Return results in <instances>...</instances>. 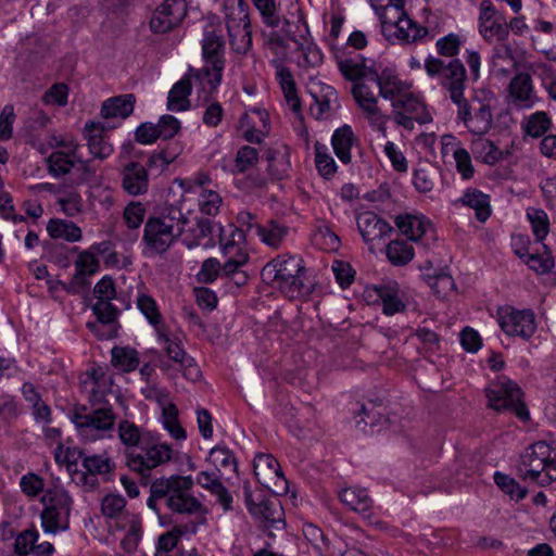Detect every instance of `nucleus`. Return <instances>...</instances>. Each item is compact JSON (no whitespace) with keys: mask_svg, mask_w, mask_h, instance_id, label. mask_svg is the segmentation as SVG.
<instances>
[{"mask_svg":"<svg viewBox=\"0 0 556 556\" xmlns=\"http://www.w3.org/2000/svg\"><path fill=\"white\" fill-rule=\"evenodd\" d=\"M369 74L365 76V79L361 83H356L353 86L352 92L355 101L363 110L366 118L370 125L376 128L383 137H387V123L389 116L384 115L377 105V96L371 90V86H375L372 81L368 80Z\"/></svg>","mask_w":556,"mask_h":556,"instance_id":"14","label":"nucleus"},{"mask_svg":"<svg viewBox=\"0 0 556 556\" xmlns=\"http://www.w3.org/2000/svg\"><path fill=\"white\" fill-rule=\"evenodd\" d=\"M391 118L406 130L412 131L415 123L420 125L430 123L432 116L426 105L412 93L401 94L392 102Z\"/></svg>","mask_w":556,"mask_h":556,"instance_id":"13","label":"nucleus"},{"mask_svg":"<svg viewBox=\"0 0 556 556\" xmlns=\"http://www.w3.org/2000/svg\"><path fill=\"white\" fill-rule=\"evenodd\" d=\"M184 215L179 207L168 205L150 216L144 226L146 243H173L182 231Z\"/></svg>","mask_w":556,"mask_h":556,"instance_id":"10","label":"nucleus"},{"mask_svg":"<svg viewBox=\"0 0 556 556\" xmlns=\"http://www.w3.org/2000/svg\"><path fill=\"white\" fill-rule=\"evenodd\" d=\"M59 149L54 150L47 159L49 174L54 178L63 177L76 169L83 180H90L97 173V167L91 160L83 159L80 146L73 141L60 142Z\"/></svg>","mask_w":556,"mask_h":556,"instance_id":"6","label":"nucleus"},{"mask_svg":"<svg viewBox=\"0 0 556 556\" xmlns=\"http://www.w3.org/2000/svg\"><path fill=\"white\" fill-rule=\"evenodd\" d=\"M222 204L220 195L213 190H203L199 197L200 211L208 216L216 215Z\"/></svg>","mask_w":556,"mask_h":556,"instance_id":"64","label":"nucleus"},{"mask_svg":"<svg viewBox=\"0 0 556 556\" xmlns=\"http://www.w3.org/2000/svg\"><path fill=\"white\" fill-rule=\"evenodd\" d=\"M508 93L513 104L518 109H531L538 102L532 78L528 73H517L510 80Z\"/></svg>","mask_w":556,"mask_h":556,"instance_id":"28","label":"nucleus"},{"mask_svg":"<svg viewBox=\"0 0 556 556\" xmlns=\"http://www.w3.org/2000/svg\"><path fill=\"white\" fill-rule=\"evenodd\" d=\"M71 420L81 435L89 437L92 431L112 430L115 425V415L111 407H100L89 413L86 407H80L74 409Z\"/></svg>","mask_w":556,"mask_h":556,"instance_id":"18","label":"nucleus"},{"mask_svg":"<svg viewBox=\"0 0 556 556\" xmlns=\"http://www.w3.org/2000/svg\"><path fill=\"white\" fill-rule=\"evenodd\" d=\"M125 457L128 468L137 472L147 485L151 471L170 462L173 448L169 444L162 442L159 437L151 434L148 439H143L141 445L126 451Z\"/></svg>","mask_w":556,"mask_h":556,"instance_id":"5","label":"nucleus"},{"mask_svg":"<svg viewBox=\"0 0 556 556\" xmlns=\"http://www.w3.org/2000/svg\"><path fill=\"white\" fill-rule=\"evenodd\" d=\"M470 150L477 160L493 165L502 160V151L489 139L479 135L471 141Z\"/></svg>","mask_w":556,"mask_h":556,"instance_id":"41","label":"nucleus"},{"mask_svg":"<svg viewBox=\"0 0 556 556\" xmlns=\"http://www.w3.org/2000/svg\"><path fill=\"white\" fill-rule=\"evenodd\" d=\"M41 503L43 510L41 513V526L47 533H58L66 530L70 526V514L73 500L68 492L63 488H52L45 490Z\"/></svg>","mask_w":556,"mask_h":556,"instance_id":"8","label":"nucleus"},{"mask_svg":"<svg viewBox=\"0 0 556 556\" xmlns=\"http://www.w3.org/2000/svg\"><path fill=\"white\" fill-rule=\"evenodd\" d=\"M302 55L299 59V66L302 68H314L324 61L320 49L313 42L305 41L299 46Z\"/></svg>","mask_w":556,"mask_h":556,"instance_id":"55","label":"nucleus"},{"mask_svg":"<svg viewBox=\"0 0 556 556\" xmlns=\"http://www.w3.org/2000/svg\"><path fill=\"white\" fill-rule=\"evenodd\" d=\"M268 162V170L276 179L286 177L291 168L290 151L285 144L270 148L265 153Z\"/></svg>","mask_w":556,"mask_h":556,"instance_id":"38","label":"nucleus"},{"mask_svg":"<svg viewBox=\"0 0 556 556\" xmlns=\"http://www.w3.org/2000/svg\"><path fill=\"white\" fill-rule=\"evenodd\" d=\"M275 281L279 291L290 300L306 299L314 291V283L307 278L306 273L275 279Z\"/></svg>","mask_w":556,"mask_h":556,"instance_id":"32","label":"nucleus"},{"mask_svg":"<svg viewBox=\"0 0 556 556\" xmlns=\"http://www.w3.org/2000/svg\"><path fill=\"white\" fill-rule=\"evenodd\" d=\"M265 273H274L275 280L285 277H291V275L307 273V269L304 265V261L299 255H281L270 261L263 268V275Z\"/></svg>","mask_w":556,"mask_h":556,"instance_id":"33","label":"nucleus"},{"mask_svg":"<svg viewBox=\"0 0 556 556\" xmlns=\"http://www.w3.org/2000/svg\"><path fill=\"white\" fill-rule=\"evenodd\" d=\"M478 28L482 38L489 43L506 41L509 36L504 16L496 10L491 0H482L480 3Z\"/></svg>","mask_w":556,"mask_h":556,"instance_id":"16","label":"nucleus"},{"mask_svg":"<svg viewBox=\"0 0 556 556\" xmlns=\"http://www.w3.org/2000/svg\"><path fill=\"white\" fill-rule=\"evenodd\" d=\"M307 92L313 99L309 105L311 115L317 121L329 119L337 113L339 98L336 89L317 79L307 83Z\"/></svg>","mask_w":556,"mask_h":556,"instance_id":"15","label":"nucleus"},{"mask_svg":"<svg viewBox=\"0 0 556 556\" xmlns=\"http://www.w3.org/2000/svg\"><path fill=\"white\" fill-rule=\"evenodd\" d=\"M194 480L191 476H170L155 479L150 485L147 506L153 510L161 526L173 523L170 515L162 514V507L178 515H203L206 513L203 503L192 494Z\"/></svg>","mask_w":556,"mask_h":556,"instance_id":"1","label":"nucleus"},{"mask_svg":"<svg viewBox=\"0 0 556 556\" xmlns=\"http://www.w3.org/2000/svg\"><path fill=\"white\" fill-rule=\"evenodd\" d=\"M339 70L341 74L351 81H355L357 79H365V76L372 72L367 68L365 65L355 62L351 59L341 60L338 62Z\"/></svg>","mask_w":556,"mask_h":556,"instance_id":"60","label":"nucleus"},{"mask_svg":"<svg viewBox=\"0 0 556 556\" xmlns=\"http://www.w3.org/2000/svg\"><path fill=\"white\" fill-rule=\"evenodd\" d=\"M517 476L525 482L545 486L556 480V445L538 441L525 448L516 465Z\"/></svg>","mask_w":556,"mask_h":556,"instance_id":"2","label":"nucleus"},{"mask_svg":"<svg viewBox=\"0 0 556 556\" xmlns=\"http://www.w3.org/2000/svg\"><path fill=\"white\" fill-rule=\"evenodd\" d=\"M522 391L517 383L503 377L486 390L489 405L497 412L509 410L520 420L530 418L529 410L522 401Z\"/></svg>","mask_w":556,"mask_h":556,"instance_id":"12","label":"nucleus"},{"mask_svg":"<svg viewBox=\"0 0 556 556\" xmlns=\"http://www.w3.org/2000/svg\"><path fill=\"white\" fill-rule=\"evenodd\" d=\"M357 227L365 242L381 240L392 231L389 223L372 212H363L357 216Z\"/></svg>","mask_w":556,"mask_h":556,"instance_id":"30","label":"nucleus"},{"mask_svg":"<svg viewBox=\"0 0 556 556\" xmlns=\"http://www.w3.org/2000/svg\"><path fill=\"white\" fill-rule=\"evenodd\" d=\"M224 11L231 48L237 53H245L252 43L247 2L224 0Z\"/></svg>","mask_w":556,"mask_h":556,"instance_id":"11","label":"nucleus"},{"mask_svg":"<svg viewBox=\"0 0 556 556\" xmlns=\"http://www.w3.org/2000/svg\"><path fill=\"white\" fill-rule=\"evenodd\" d=\"M85 471L88 476L96 478L97 475H105L113 470L114 464L104 455H87L84 457Z\"/></svg>","mask_w":556,"mask_h":556,"instance_id":"53","label":"nucleus"},{"mask_svg":"<svg viewBox=\"0 0 556 556\" xmlns=\"http://www.w3.org/2000/svg\"><path fill=\"white\" fill-rule=\"evenodd\" d=\"M76 273L70 282H61L63 290L70 294H79L90 286V276L99 269V262L93 254L84 251L75 260Z\"/></svg>","mask_w":556,"mask_h":556,"instance_id":"25","label":"nucleus"},{"mask_svg":"<svg viewBox=\"0 0 556 556\" xmlns=\"http://www.w3.org/2000/svg\"><path fill=\"white\" fill-rule=\"evenodd\" d=\"M103 298H97V302L92 305V312L98 320L102 324H113L118 315V309L111 302Z\"/></svg>","mask_w":556,"mask_h":556,"instance_id":"57","label":"nucleus"},{"mask_svg":"<svg viewBox=\"0 0 556 556\" xmlns=\"http://www.w3.org/2000/svg\"><path fill=\"white\" fill-rule=\"evenodd\" d=\"M386 255L394 266H403L414 257L413 245H386Z\"/></svg>","mask_w":556,"mask_h":556,"instance_id":"59","label":"nucleus"},{"mask_svg":"<svg viewBox=\"0 0 556 556\" xmlns=\"http://www.w3.org/2000/svg\"><path fill=\"white\" fill-rule=\"evenodd\" d=\"M224 48L225 41L222 34L217 33L213 25H207L202 40L205 65L195 73V80L199 81L201 91L204 93V102L208 101L220 85L225 67Z\"/></svg>","mask_w":556,"mask_h":556,"instance_id":"3","label":"nucleus"},{"mask_svg":"<svg viewBox=\"0 0 556 556\" xmlns=\"http://www.w3.org/2000/svg\"><path fill=\"white\" fill-rule=\"evenodd\" d=\"M457 117L475 135L485 134L493 122L489 104L478 102V106H472L467 100L457 105Z\"/></svg>","mask_w":556,"mask_h":556,"instance_id":"21","label":"nucleus"},{"mask_svg":"<svg viewBox=\"0 0 556 556\" xmlns=\"http://www.w3.org/2000/svg\"><path fill=\"white\" fill-rule=\"evenodd\" d=\"M331 269L337 282L343 289L349 288L354 281L355 270L348 262L334 260L331 264Z\"/></svg>","mask_w":556,"mask_h":556,"instance_id":"61","label":"nucleus"},{"mask_svg":"<svg viewBox=\"0 0 556 556\" xmlns=\"http://www.w3.org/2000/svg\"><path fill=\"white\" fill-rule=\"evenodd\" d=\"M112 365L122 371L129 372L138 368V352L129 346H114L111 351Z\"/></svg>","mask_w":556,"mask_h":556,"instance_id":"45","label":"nucleus"},{"mask_svg":"<svg viewBox=\"0 0 556 556\" xmlns=\"http://www.w3.org/2000/svg\"><path fill=\"white\" fill-rule=\"evenodd\" d=\"M357 142L358 139L350 125L339 127L331 137L333 151L343 164L351 163V150Z\"/></svg>","mask_w":556,"mask_h":556,"instance_id":"35","label":"nucleus"},{"mask_svg":"<svg viewBox=\"0 0 556 556\" xmlns=\"http://www.w3.org/2000/svg\"><path fill=\"white\" fill-rule=\"evenodd\" d=\"M543 247V253L531 251L530 245H518L515 254L525 261L530 269L538 274H545L551 270L554 265V260L551 252L547 251V245Z\"/></svg>","mask_w":556,"mask_h":556,"instance_id":"36","label":"nucleus"},{"mask_svg":"<svg viewBox=\"0 0 556 556\" xmlns=\"http://www.w3.org/2000/svg\"><path fill=\"white\" fill-rule=\"evenodd\" d=\"M394 224L400 233L410 241L438 240L432 222L422 214H400L394 218Z\"/></svg>","mask_w":556,"mask_h":556,"instance_id":"20","label":"nucleus"},{"mask_svg":"<svg viewBox=\"0 0 556 556\" xmlns=\"http://www.w3.org/2000/svg\"><path fill=\"white\" fill-rule=\"evenodd\" d=\"M161 420L163 427L168 431L175 440H185L187 438L185 429L178 419V408L175 404L169 403L162 408Z\"/></svg>","mask_w":556,"mask_h":556,"instance_id":"46","label":"nucleus"},{"mask_svg":"<svg viewBox=\"0 0 556 556\" xmlns=\"http://www.w3.org/2000/svg\"><path fill=\"white\" fill-rule=\"evenodd\" d=\"M464 204L476 211V217L480 222H485L490 214L489 197L478 190H468L463 197Z\"/></svg>","mask_w":556,"mask_h":556,"instance_id":"49","label":"nucleus"},{"mask_svg":"<svg viewBox=\"0 0 556 556\" xmlns=\"http://www.w3.org/2000/svg\"><path fill=\"white\" fill-rule=\"evenodd\" d=\"M197 526L190 525L176 526L170 531L159 536L156 552L170 553L177 545L179 538L188 532L195 533Z\"/></svg>","mask_w":556,"mask_h":556,"instance_id":"48","label":"nucleus"},{"mask_svg":"<svg viewBox=\"0 0 556 556\" xmlns=\"http://www.w3.org/2000/svg\"><path fill=\"white\" fill-rule=\"evenodd\" d=\"M135 102L136 98L131 93L110 98L102 104L101 116L103 118L121 117L124 119L132 113Z\"/></svg>","mask_w":556,"mask_h":556,"instance_id":"39","label":"nucleus"},{"mask_svg":"<svg viewBox=\"0 0 556 556\" xmlns=\"http://www.w3.org/2000/svg\"><path fill=\"white\" fill-rule=\"evenodd\" d=\"M370 3L381 21L383 31L395 29L394 35L403 42H417L428 35V28L417 25L406 14L405 0H370Z\"/></svg>","mask_w":556,"mask_h":556,"instance_id":"4","label":"nucleus"},{"mask_svg":"<svg viewBox=\"0 0 556 556\" xmlns=\"http://www.w3.org/2000/svg\"><path fill=\"white\" fill-rule=\"evenodd\" d=\"M151 434V432L142 431V429L132 421L122 420L118 424V438L122 444L126 446V451L141 445L143 439H148Z\"/></svg>","mask_w":556,"mask_h":556,"instance_id":"43","label":"nucleus"},{"mask_svg":"<svg viewBox=\"0 0 556 556\" xmlns=\"http://www.w3.org/2000/svg\"><path fill=\"white\" fill-rule=\"evenodd\" d=\"M254 475L257 481L267 489H271L266 480H262L261 476L265 479H275L274 491L277 494L286 493L288 491V480L286 479L278 460L270 454H258L254 458Z\"/></svg>","mask_w":556,"mask_h":556,"instance_id":"23","label":"nucleus"},{"mask_svg":"<svg viewBox=\"0 0 556 556\" xmlns=\"http://www.w3.org/2000/svg\"><path fill=\"white\" fill-rule=\"evenodd\" d=\"M187 14L186 0H164L153 12L150 28L154 34H165L177 27Z\"/></svg>","mask_w":556,"mask_h":556,"instance_id":"19","label":"nucleus"},{"mask_svg":"<svg viewBox=\"0 0 556 556\" xmlns=\"http://www.w3.org/2000/svg\"><path fill=\"white\" fill-rule=\"evenodd\" d=\"M527 216L531 224L533 235L535 236V240L538 242H542L543 240H545L549 230V222L547 214L543 210L529 208L527 212Z\"/></svg>","mask_w":556,"mask_h":556,"instance_id":"54","label":"nucleus"},{"mask_svg":"<svg viewBox=\"0 0 556 556\" xmlns=\"http://www.w3.org/2000/svg\"><path fill=\"white\" fill-rule=\"evenodd\" d=\"M368 80L372 81L375 87L378 88L381 97L391 100V102L401 94H405L403 92L404 84L390 70H384L381 74L376 71L369 72Z\"/></svg>","mask_w":556,"mask_h":556,"instance_id":"34","label":"nucleus"},{"mask_svg":"<svg viewBox=\"0 0 556 556\" xmlns=\"http://www.w3.org/2000/svg\"><path fill=\"white\" fill-rule=\"evenodd\" d=\"M156 333L159 342L164 344L167 356L176 363L185 364L190 356L187 355L180 342L177 339H172L166 333V328L159 330Z\"/></svg>","mask_w":556,"mask_h":556,"instance_id":"51","label":"nucleus"},{"mask_svg":"<svg viewBox=\"0 0 556 556\" xmlns=\"http://www.w3.org/2000/svg\"><path fill=\"white\" fill-rule=\"evenodd\" d=\"M494 481L504 493L510 496L511 500L520 501L527 495V490L508 475L496 471L494 473Z\"/></svg>","mask_w":556,"mask_h":556,"instance_id":"56","label":"nucleus"},{"mask_svg":"<svg viewBox=\"0 0 556 556\" xmlns=\"http://www.w3.org/2000/svg\"><path fill=\"white\" fill-rule=\"evenodd\" d=\"M62 446L60 445L55 452V460L64 462L67 467L72 480L77 484L92 490L98 485V479L88 476L83 470L78 469V462L81 460L84 465V457H87L86 452L78 446H70L64 451L63 459H61Z\"/></svg>","mask_w":556,"mask_h":556,"instance_id":"27","label":"nucleus"},{"mask_svg":"<svg viewBox=\"0 0 556 556\" xmlns=\"http://www.w3.org/2000/svg\"><path fill=\"white\" fill-rule=\"evenodd\" d=\"M38 531L36 529H27L17 535L14 542V551L21 556L33 553L35 543L38 540Z\"/></svg>","mask_w":556,"mask_h":556,"instance_id":"62","label":"nucleus"},{"mask_svg":"<svg viewBox=\"0 0 556 556\" xmlns=\"http://www.w3.org/2000/svg\"><path fill=\"white\" fill-rule=\"evenodd\" d=\"M197 70L189 68L188 73L177 81L170 89L167 98V109L170 111H185L189 108L188 97L191 92L192 86H201L195 80Z\"/></svg>","mask_w":556,"mask_h":556,"instance_id":"29","label":"nucleus"},{"mask_svg":"<svg viewBox=\"0 0 556 556\" xmlns=\"http://www.w3.org/2000/svg\"><path fill=\"white\" fill-rule=\"evenodd\" d=\"M435 170L430 166L414 170L413 184L419 192H429L434 187Z\"/></svg>","mask_w":556,"mask_h":556,"instance_id":"63","label":"nucleus"},{"mask_svg":"<svg viewBox=\"0 0 556 556\" xmlns=\"http://www.w3.org/2000/svg\"><path fill=\"white\" fill-rule=\"evenodd\" d=\"M340 501L350 509L366 513L372 506V500L364 488H345L339 493Z\"/></svg>","mask_w":556,"mask_h":556,"instance_id":"40","label":"nucleus"},{"mask_svg":"<svg viewBox=\"0 0 556 556\" xmlns=\"http://www.w3.org/2000/svg\"><path fill=\"white\" fill-rule=\"evenodd\" d=\"M498 324L506 334L523 340H529L536 330L535 315L529 308L506 307L498 312Z\"/></svg>","mask_w":556,"mask_h":556,"instance_id":"17","label":"nucleus"},{"mask_svg":"<svg viewBox=\"0 0 556 556\" xmlns=\"http://www.w3.org/2000/svg\"><path fill=\"white\" fill-rule=\"evenodd\" d=\"M126 507V500L119 494H108L102 498L101 511L108 518H117Z\"/></svg>","mask_w":556,"mask_h":556,"instance_id":"58","label":"nucleus"},{"mask_svg":"<svg viewBox=\"0 0 556 556\" xmlns=\"http://www.w3.org/2000/svg\"><path fill=\"white\" fill-rule=\"evenodd\" d=\"M275 281L279 291L290 300L306 299L314 291V283L307 278L306 273L275 279Z\"/></svg>","mask_w":556,"mask_h":556,"instance_id":"31","label":"nucleus"},{"mask_svg":"<svg viewBox=\"0 0 556 556\" xmlns=\"http://www.w3.org/2000/svg\"><path fill=\"white\" fill-rule=\"evenodd\" d=\"M50 237L54 240L75 242L81 239V230L72 220L51 219L47 226Z\"/></svg>","mask_w":556,"mask_h":556,"instance_id":"42","label":"nucleus"},{"mask_svg":"<svg viewBox=\"0 0 556 556\" xmlns=\"http://www.w3.org/2000/svg\"><path fill=\"white\" fill-rule=\"evenodd\" d=\"M248 231L249 233H255L263 243H270L273 241L283 240L289 228L275 222H270L268 229H265L262 226H250Z\"/></svg>","mask_w":556,"mask_h":556,"instance_id":"52","label":"nucleus"},{"mask_svg":"<svg viewBox=\"0 0 556 556\" xmlns=\"http://www.w3.org/2000/svg\"><path fill=\"white\" fill-rule=\"evenodd\" d=\"M106 126L102 122H88L85 124L84 137L87 140L89 153L92 155L90 159L104 161L112 155L114 148L108 136L103 132Z\"/></svg>","mask_w":556,"mask_h":556,"instance_id":"26","label":"nucleus"},{"mask_svg":"<svg viewBox=\"0 0 556 556\" xmlns=\"http://www.w3.org/2000/svg\"><path fill=\"white\" fill-rule=\"evenodd\" d=\"M366 299L376 298L381 301L382 313L392 316L405 311L406 305L403 301V292L396 281H389L380 285H374L366 288Z\"/></svg>","mask_w":556,"mask_h":556,"instance_id":"22","label":"nucleus"},{"mask_svg":"<svg viewBox=\"0 0 556 556\" xmlns=\"http://www.w3.org/2000/svg\"><path fill=\"white\" fill-rule=\"evenodd\" d=\"M122 189L129 195L138 197L149 190L148 168L139 162L129 161L118 169Z\"/></svg>","mask_w":556,"mask_h":556,"instance_id":"24","label":"nucleus"},{"mask_svg":"<svg viewBox=\"0 0 556 556\" xmlns=\"http://www.w3.org/2000/svg\"><path fill=\"white\" fill-rule=\"evenodd\" d=\"M136 305L141 314L147 318L148 323L153 326L155 331L166 328L163 323V316L160 313L156 301L146 293L137 296Z\"/></svg>","mask_w":556,"mask_h":556,"instance_id":"44","label":"nucleus"},{"mask_svg":"<svg viewBox=\"0 0 556 556\" xmlns=\"http://www.w3.org/2000/svg\"><path fill=\"white\" fill-rule=\"evenodd\" d=\"M552 126V119L544 111H538L528 116L522 128L527 136L532 138L542 137Z\"/></svg>","mask_w":556,"mask_h":556,"instance_id":"47","label":"nucleus"},{"mask_svg":"<svg viewBox=\"0 0 556 556\" xmlns=\"http://www.w3.org/2000/svg\"><path fill=\"white\" fill-rule=\"evenodd\" d=\"M425 70L430 77L439 79V84L448 92L454 104L458 105L466 100V68L458 59L445 64L442 60L429 55L425 60Z\"/></svg>","mask_w":556,"mask_h":556,"instance_id":"7","label":"nucleus"},{"mask_svg":"<svg viewBox=\"0 0 556 556\" xmlns=\"http://www.w3.org/2000/svg\"><path fill=\"white\" fill-rule=\"evenodd\" d=\"M243 494L249 514L264 528H285L283 508L278 498L267 496L262 490L253 492L249 482L243 484Z\"/></svg>","mask_w":556,"mask_h":556,"instance_id":"9","label":"nucleus"},{"mask_svg":"<svg viewBox=\"0 0 556 556\" xmlns=\"http://www.w3.org/2000/svg\"><path fill=\"white\" fill-rule=\"evenodd\" d=\"M276 77L283 91L288 106L294 112L301 111V100L296 94V87L290 70L280 61H274Z\"/></svg>","mask_w":556,"mask_h":556,"instance_id":"37","label":"nucleus"},{"mask_svg":"<svg viewBox=\"0 0 556 556\" xmlns=\"http://www.w3.org/2000/svg\"><path fill=\"white\" fill-rule=\"evenodd\" d=\"M207 460L213 464L218 471L230 469L237 470V459L232 452L226 446H215L210 451Z\"/></svg>","mask_w":556,"mask_h":556,"instance_id":"50","label":"nucleus"}]
</instances>
